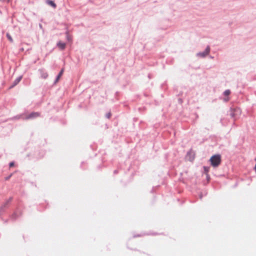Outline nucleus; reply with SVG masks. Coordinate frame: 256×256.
Listing matches in <instances>:
<instances>
[{
	"label": "nucleus",
	"instance_id": "1",
	"mask_svg": "<svg viewBox=\"0 0 256 256\" xmlns=\"http://www.w3.org/2000/svg\"><path fill=\"white\" fill-rule=\"evenodd\" d=\"M211 164L214 167L218 166L221 162V156L220 154H216L210 158Z\"/></svg>",
	"mask_w": 256,
	"mask_h": 256
},
{
	"label": "nucleus",
	"instance_id": "2",
	"mask_svg": "<svg viewBox=\"0 0 256 256\" xmlns=\"http://www.w3.org/2000/svg\"><path fill=\"white\" fill-rule=\"evenodd\" d=\"M12 198H10L8 200H7L6 202L4 203L3 204L0 208V210H3L4 208H6L12 202Z\"/></svg>",
	"mask_w": 256,
	"mask_h": 256
},
{
	"label": "nucleus",
	"instance_id": "3",
	"mask_svg": "<svg viewBox=\"0 0 256 256\" xmlns=\"http://www.w3.org/2000/svg\"><path fill=\"white\" fill-rule=\"evenodd\" d=\"M210 48L209 46H208L204 52H200L198 54V55L201 57H204L210 53Z\"/></svg>",
	"mask_w": 256,
	"mask_h": 256
},
{
	"label": "nucleus",
	"instance_id": "4",
	"mask_svg": "<svg viewBox=\"0 0 256 256\" xmlns=\"http://www.w3.org/2000/svg\"><path fill=\"white\" fill-rule=\"evenodd\" d=\"M40 116V114L39 112H33L31 114L28 115L26 117L27 119H30V118H37Z\"/></svg>",
	"mask_w": 256,
	"mask_h": 256
},
{
	"label": "nucleus",
	"instance_id": "5",
	"mask_svg": "<svg viewBox=\"0 0 256 256\" xmlns=\"http://www.w3.org/2000/svg\"><path fill=\"white\" fill-rule=\"evenodd\" d=\"M58 48L61 49V50H64V49L65 47H66V44L64 42H60L58 44Z\"/></svg>",
	"mask_w": 256,
	"mask_h": 256
},
{
	"label": "nucleus",
	"instance_id": "6",
	"mask_svg": "<svg viewBox=\"0 0 256 256\" xmlns=\"http://www.w3.org/2000/svg\"><path fill=\"white\" fill-rule=\"evenodd\" d=\"M46 3L50 6H52L54 8H56V4L52 0H48L46 1Z\"/></svg>",
	"mask_w": 256,
	"mask_h": 256
},
{
	"label": "nucleus",
	"instance_id": "7",
	"mask_svg": "<svg viewBox=\"0 0 256 256\" xmlns=\"http://www.w3.org/2000/svg\"><path fill=\"white\" fill-rule=\"evenodd\" d=\"M63 72H64V69H62V70H60V72L58 75L57 76V78H56V82H58V79L60 78V77L62 74Z\"/></svg>",
	"mask_w": 256,
	"mask_h": 256
},
{
	"label": "nucleus",
	"instance_id": "8",
	"mask_svg": "<svg viewBox=\"0 0 256 256\" xmlns=\"http://www.w3.org/2000/svg\"><path fill=\"white\" fill-rule=\"evenodd\" d=\"M230 91L229 90H225L224 92V95L226 96H228L230 95Z\"/></svg>",
	"mask_w": 256,
	"mask_h": 256
},
{
	"label": "nucleus",
	"instance_id": "9",
	"mask_svg": "<svg viewBox=\"0 0 256 256\" xmlns=\"http://www.w3.org/2000/svg\"><path fill=\"white\" fill-rule=\"evenodd\" d=\"M6 36L8 38V40L10 42H13V40L12 38V36H10V34H6Z\"/></svg>",
	"mask_w": 256,
	"mask_h": 256
},
{
	"label": "nucleus",
	"instance_id": "10",
	"mask_svg": "<svg viewBox=\"0 0 256 256\" xmlns=\"http://www.w3.org/2000/svg\"><path fill=\"white\" fill-rule=\"evenodd\" d=\"M204 172H206V173L207 174L209 171L210 168L206 167V166H204Z\"/></svg>",
	"mask_w": 256,
	"mask_h": 256
},
{
	"label": "nucleus",
	"instance_id": "11",
	"mask_svg": "<svg viewBox=\"0 0 256 256\" xmlns=\"http://www.w3.org/2000/svg\"><path fill=\"white\" fill-rule=\"evenodd\" d=\"M12 174H10L8 176L5 177L4 178V180H8L12 177Z\"/></svg>",
	"mask_w": 256,
	"mask_h": 256
},
{
	"label": "nucleus",
	"instance_id": "12",
	"mask_svg": "<svg viewBox=\"0 0 256 256\" xmlns=\"http://www.w3.org/2000/svg\"><path fill=\"white\" fill-rule=\"evenodd\" d=\"M16 84V81H14V84L10 86L8 89L10 90V89H11L12 88H14Z\"/></svg>",
	"mask_w": 256,
	"mask_h": 256
},
{
	"label": "nucleus",
	"instance_id": "13",
	"mask_svg": "<svg viewBox=\"0 0 256 256\" xmlns=\"http://www.w3.org/2000/svg\"><path fill=\"white\" fill-rule=\"evenodd\" d=\"M14 162H11L10 163V167H12L13 166H14Z\"/></svg>",
	"mask_w": 256,
	"mask_h": 256
},
{
	"label": "nucleus",
	"instance_id": "14",
	"mask_svg": "<svg viewBox=\"0 0 256 256\" xmlns=\"http://www.w3.org/2000/svg\"><path fill=\"white\" fill-rule=\"evenodd\" d=\"M110 116H111V114H110V113H108V114H106V117H107L108 118H110Z\"/></svg>",
	"mask_w": 256,
	"mask_h": 256
},
{
	"label": "nucleus",
	"instance_id": "15",
	"mask_svg": "<svg viewBox=\"0 0 256 256\" xmlns=\"http://www.w3.org/2000/svg\"><path fill=\"white\" fill-rule=\"evenodd\" d=\"M22 79V77H20L18 78H17V83L18 82Z\"/></svg>",
	"mask_w": 256,
	"mask_h": 256
},
{
	"label": "nucleus",
	"instance_id": "16",
	"mask_svg": "<svg viewBox=\"0 0 256 256\" xmlns=\"http://www.w3.org/2000/svg\"><path fill=\"white\" fill-rule=\"evenodd\" d=\"M224 100H225L226 101H228V100H229V99H228V98H225V99H224Z\"/></svg>",
	"mask_w": 256,
	"mask_h": 256
},
{
	"label": "nucleus",
	"instance_id": "17",
	"mask_svg": "<svg viewBox=\"0 0 256 256\" xmlns=\"http://www.w3.org/2000/svg\"><path fill=\"white\" fill-rule=\"evenodd\" d=\"M10 1V0H8V2Z\"/></svg>",
	"mask_w": 256,
	"mask_h": 256
}]
</instances>
